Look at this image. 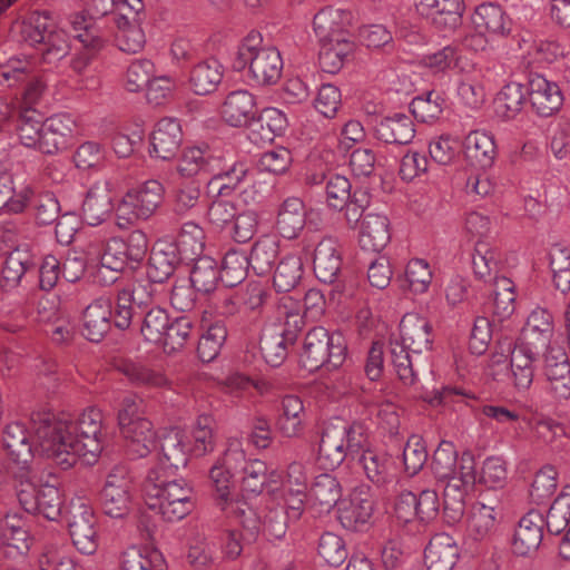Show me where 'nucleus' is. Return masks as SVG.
Returning a JSON list of instances; mask_svg holds the SVG:
<instances>
[{
    "label": "nucleus",
    "mask_w": 570,
    "mask_h": 570,
    "mask_svg": "<svg viewBox=\"0 0 570 570\" xmlns=\"http://www.w3.org/2000/svg\"><path fill=\"white\" fill-rule=\"evenodd\" d=\"M346 351V343L341 333H331L323 326H315L304 336L299 363L308 372L322 367L332 371L344 363Z\"/></svg>",
    "instance_id": "423d86ee"
},
{
    "label": "nucleus",
    "mask_w": 570,
    "mask_h": 570,
    "mask_svg": "<svg viewBox=\"0 0 570 570\" xmlns=\"http://www.w3.org/2000/svg\"><path fill=\"white\" fill-rule=\"evenodd\" d=\"M341 498L342 487L334 475L322 473L315 476L308 491V502L318 513H328Z\"/></svg>",
    "instance_id": "e433bc0d"
},
{
    "label": "nucleus",
    "mask_w": 570,
    "mask_h": 570,
    "mask_svg": "<svg viewBox=\"0 0 570 570\" xmlns=\"http://www.w3.org/2000/svg\"><path fill=\"white\" fill-rule=\"evenodd\" d=\"M75 121L69 115L57 114L47 118L38 129V150L52 155L68 145Z\"/></svg>",
    "instance_id": "aec40b11"
},
{
    "label": "nucleus",
    "mask_w": 570,
    "mask_h": 570,
    "mask_svg": "<svg viewBox=\"0 0 570 570\" xmlns=\"http://www.w3.org/2000/svg\"><path fill=\"white\" fill-rule=\"evenodd\" d=\"M313 185H323L326 204L330 208L343 210L353 196L352 184L347 177L338 174L313 175L308 178Z\"/></svg>",
    "instance_id": "37998d69"
},
{
    "label": "nucleus",
    "mask_w": 570,
    "mask_h": 570,
    "mask_svg": "<svg viewBox=\"0 0 570 570\" xmlns=\"http://www.w3.org/2000/svg\"><path fill=\"white\" fill-rule=\"evenodd\" d=\"M492 289V312L500 320L510 317L515 311L514 283L504 276L497 277L490 283Z\"/></svg>",
    "instance_id": "bf43d9fd"
},
{
    "label": "nucleus",
    "mask_w": 570,
    "mask_h": 570,
    "mask_svg": "<svg viewBox=\"0 0 570 570\" xmlns=\"http://www.w3.org/2000/svg\"><path fill=\"white\" fill-rule=\"evenodd\" d=\"M279 255V240L276 236L263 235L252 246L248 257L250 267L257 275L268 274Z\"/></svg>",
    "instance_id": "09e8293b"
},
{
    "label": "nucleus",
    "mask_w": 570,
    "mask_h": 570,
    "mask_svg": "<svg viewBox=\"0 0 570 570\" xmlns=\"http://www.w3.org/2000/svg\"><path fill=\"white\" fill-rule=\"evenodd\" d=\"M73 444L70 413L51 406L38 410V454L67 470L78 460Z\"/></svg>",
    "instance_id": "7ed1b4c3"
},
{
    "label": "nucleus",
    "mask_w": 570,
    "mask_h": 570,
    "mask_svg": "<svg viewBox=\"0 0 570 570\" xmlns=\"http://www.w3.org/2000/svg\"><path fill=\"white\" fill-rule=\"evenodd\" d=\"M233 473L223 466L219 462L216 463L209 470V480L213 484L217 504L223 511H226L228 515L233 517L243 527H247L243 517L245 511L242 510L237 502L230 497V487Z\"/></svg>",
    "instance_id": "f704fd0d"
},
{
    "label": "nucleus",
    "mask_w": 570,
    "mask_h": 570,
    "mask_svg": "<svg viewBox=\"0 0 570 570\" xmlns=\"http://www.w3.org/2000/svg\"><path fill=\"white\" fill-rule=\"evenodd\" d=\"M124 446L131 459L147 456L155 446L156 433L153 423L145 417H137L135 423L120 429Z\"/></svg>",
    "instance_id": "bb28decb"
},
{
    "label": "nucleus",
    "mask_w": 570,
    "mask_h": 570,
    "mask_svg": "<svg viewBox=\"0 0 570 570\" xmlns=\"http://www.w3.org/2000/svg\"><path fill=\"white\" fill-rule=\"evenodd\" d=\"M261 33L250 31L238 46L232 67L235 71L247 69V78L253 86L269 87L282 77L284 62L275 47H263Z\"/></svg>",
    "instance_id": "20e7f679"
},
{
    "label": "nucleus",
    "mask_w": 570,
    "mask_h": 570,
    "mask_svg": "<svg viewBox=\"0 0 570 570\" xmlns=\"http://www.w3.org/2000/svg\"><path fill=\"white\" fill-rule=\"evenodd\" d=\"M358 463L375 487L384 488L393 482L392 463L386 454L367 450L360 455Z\"/></svg>",
    "instance_id": "8fccbe9b"
},
{
    "label": "nucleus",
    "mask_w": 570,
    "mask_h": 570,
    "mask_svg": "<svg viewBox=\"0 0 570 570\" xmlns=\"http://www.w3.org/2000/svg\"><path fill=\"white\" fill-rule=\"evenodd\" d=\"M4 449L16 464L14 479L18 500L30 515L36 514L35 429L31 423L13 421L2 433Z\"/></svg>",
    "instance_id": "f257e3e1"
},
{
    "label": "nucleus",
    "mask_w": 570,
    "mask_h": 570,
    "mask_svg": "<svg viewBox=\"0 0 570 570\" xmlns=\"http://www.w3.org/2000/svg\"><path fill=\"white\" fill-rule=\"evenodd\" d=\"M212 167V173H222L235 181L247 183L252 175L250 165L245 158L223 150L217 151Z\"/></svg>",
    "instance_id": "69168bd1"
},
{
    "label": "nucleus",
    "mask_w": 570,
    "mask_h": 570,
    "mask_svg": "<svg viewBox=\"0 0 570 570\" xmlns=\"http://www.w3.org/2000/svg\"><path fill=\"white\" fill-rule=\"evenodd\" d=\"M390 223L386 216L368 213L361 223L358 243L362 249L379 253L390 242Z\"/></svg>",
    "instance_id": "c9c22d12"
},
{
    "label": "nucleus",
    "mask_w": 570,
    "mask_h": 570,
    "mask_svg": "<svg viewBox=\"0 0 570 570\" xmlns=\"http://www.w3.org/2000/svg\"><path fill=\"white\" fill-rule=\"evenodd\" d=\"M171 475L159 470L149 471L144 484L146 511L141 514V524L153 518L149 512L164 521L175 522L193 510L191 488L184 479H169Z\"/></svg>",
    "instance_id": "f03ea898"
},
{
    "label": "nucleus",
    "mask_w": 570,
    "mask_h": 570,
    "mask_svg": "<svg viewBox=\"0 0 570 570\" xmlns=\"http://www.w3.org/2000/svg\"><path fill=\"white\" fill-rule=\"evenodd\" d=\"M347 455L344 445V431L338 429V425L326 426L318 444V465L324 470H334L343 463Z\"/></svg>",
    "instance_id": "72a5a7b5"
},
{
    "label": "nucleus",
    "mask_w": 570,
    "mask_h": 570,
    "mask_svg": "<svg viewBox=\"0 0 570 570\" xmlns=\"http://www.w3.org/2000/svg\"><path fill=\"white\" fill-rule=\"evenodd\" d=\"M419 14L431 18L441 30H454L461 24L463 0H415Z\"/></svg>",
    "instance_id": "412c9836"
},
{
    "label": "nucleus",
    "mask_w": 570,
    "mask_h": 570,
    "mask_svg": "<svg viewBox=\"0 0 570 570\" xmlns=\"http://www.w3.org/2000/svg\"><path fill=\"white\" fill-rule=\"evenodd\" d=\"M306 224V208L298 197L283 200L277 210L275 228L284 239H296Z\"/></svg>",
    "instance_id": "cd10ccee"
},
{
    "label": "nucleus",
    "mask_w": 570,
    "mask_h": 570,
    "mask_svg": "<svg viewBox=\"0 0 570 570\" xmlns=\"http://www.w3.org/2000/svg\"><path fill=\"white\" fill-rule=\"evenodd\" d=\"M303 276V263L299 256L288 254L276 266L273 285L278 293H288L296 288Z\"/></svg>",
    "instance_id": "4d7b16f0"
},
{
    "label": "nucleus",
    "mask_w": 570,
    "mask_h": 570,
    "mask_svg": "<svg viewBox=\"0 0 570 570\" xmlns=\"http://www.w3.org/2000/svg\"><path fill=\"white\" fill-rule=\"evenodd\" d=\"M288 121L286 115L277 108H265L257 112L248 127V138L255 145L272 142L284 134Z\"/></svg>",
    "instance_id": "b1692460"
},
{
    "label": "nucleus",
    "mask_w": 570,
    "mask_h": 570,
    "mask_svg": "<svg viewBox=\"0 0 570 570\" xmlns=\"http://www.w3.org/2000/svg\"><path fill=\"white\" fill-rule=\"evenodd\" d=\"M527 94L532 110L544 118L556 115L564 100L559 85L540 73L529 75Z\"/></svg>",
    "instance_id": "dca6fc26"
},
{
    "label": "nucleus",
    "mask_w": 570,
    "mask_h": 570,
    "mask_svg": "<svg viewBox=\"0 0 570 570\" xmlns=\"http://www.w3.org/2000/svg\"><path fill=\"white\" fill-rule=\"evenodd\" d=\"M215 421L210 415L198 416L193 429V443L189 451L195 456H203L215 448Z\"/></svg>",
    "instance_id": "774afa93"
},
{
    "label": "nucleus",
    "mask_w": 570,
    "mask_h": 570,
    "mask_svg": "<svg viewBox=\"0 0 570 570\" xmlns=\"http://www.w3.org/2000/svg\"><path fill=\"white\" fill-rule=\"evenodd\" d=\"M111 202L108 194L91 188L82 202V218L90 226L101 224L111 212Z\"/></svg>",
    "instance_id": "680f3d73"
},
{
    "label": "nucleus",
    "mask_w": 570,
    "mask_h": 570,
    "mask_svg": "<svg viewBox=\"0 0 570 570\" xmlns=\"http://www.w3.org/2000/svg\"><path fill=\"white\" fill-rule=\"evenodd\" d=\"M181 140L183 132L178 120L163 118L151 132L149 153L161 160H169L177 154Z\"/></svg>",
    "instance_id": "4be33fe9"
},
{
    "label": "nucleus",
    "mask_w": 570,
    "mask_h": 570,
    "mask_svg": "<svg viewBox=\"0 0 570 570\" xmlns=\"http://www.w3.org/2000/svg\"><path fill=\"white\" fill-rule=\"evenodd\" d=\"M141 336L146 342L158 344L164 338L165 330L170 324V316L160 306H151L136 317Z\"/></svg>",
    "instance_id": "5fc2aeb1"
},
{
    "label": "nucleus",
    "mask_w": 570,
    "mask_h": 570,
    "mask_svg": "<svg viewBox=\"0 0 570 570\" xmlns=\"http://www.w3.org/2000/svg\"><path fill=\"white\" fill-rule=\"evenodd\" d=\"M471 258L473 273L478 279L492 283L493 279L500 277L501 253L488 242L479 239L474 245Z\"/></svg>",
    "instance_id": "79ce46f5"
},
{
    "label": "nucleus",
    "mask_w": 570,
    "mask_h": 570,
    "mask_svg": "<svg viewBox=\"0 0 570 570\" xmlns=\"http://www.w3.org/2000/svg\"><path fill=\"white\" fill-rule=\"evenodd\" d=\"M543 373L550 383L553 395L559 400L570 397V363L563 347L549 345L544 347Z\"/></svg>",
    "instance_id": "f3484780"
},
{
    "label": "nucleus",
    "mask_w": 570,
    "mask_h": 570,
    "mask_svg": "<svg viewBox=\"0 0 570 570\" xmlns=\"http://www.w3.org/2000/svg\"><path fill=\"white\" fill-rule=\"evenodd\" d=\"M155 283L148 278L147 282H139L132 287L117 289L115 299L114 324L119 330H127L135 324L140 312L156 306L154 296L156 293Z\"/></svg>",
    "instance_id": "1a4fd4ad"
},
{
    "label": "nucleus",
    "mask_w": 570,
    "mask_h": 570,
    "mask_svg": "<svg viewBox=\"0 0 570 570\" xmlns=\"http://www.w3.org/2000/svg\"><path fill=\"white\" fill-rule=\"evenodd\" d=\"M284 336L276 333L275 328L266 330L259 340V351L267 364L277 367L283 364L288 354V346Z\"/></svg>",
    "instance_id": "338daca9"
},
{
    "label": "nucleus",
    "mask_w": 570,
    "mask_h": 570,
    "mask_svg": "<svg viewBox=\"0 0 570 570\" xmlns=\"http://www.w3.org/2000/svg\"><path fill=\"white\" fill-rule=\"evenodd\" d=\"M132 491V476L126 464L114 465L106 476L100 493L105 514L120 519L129 512Z\"/></svg>",
    "instance_id": "9d476101"
},
{
    "label": "nucleus",
    "mask_w": 570,
    "mask_h": 570,
    "mask_svg": "<svg viewBox=\"0 0 570 570\" xmlns=\"http://www.w3.org/2000/svg\"><path fill=\"white\" fill-rule=\"evenodd\" d=\"M224 77V67L215 58H208L196 63L189 71L188 86L200 96L214 92Z\"/></svg>",
    "instance_id": "4c0bfd02"
},
{
    "label": "nucleus",
    "mask_w": 570,
    "mask_h": 570,
    "mask_svg": "<svg viewBox=\"0 0 570 570\" xmlns=\"http://www.w3.org/2000/svg\"><path fill=\"white\" fill-rule=\"evenodd\" d=\"M463 151L472 167L488 169L492 167L497 157L494 137L483 130H473L465 137Z\"/></svg>",
    "instance_id": "c756f323"
},
{
    "label": "nucleus",
    "mask_w": 570,
    "mask_h": 570,
    "mask_svg": "<svg viewBox=\"0 0 570 570\" xmlns=\"http://www.w3.org/2000/svg\"><path fill=\"white\" fill-rule=\"evenodd\" d=\"M197 336L196 323L188 316H179L170 318V324L167 325L164 338L158 345L163 346L165 353L170 354L181 350L191 337Z\"/></svg>",
    "instance_id": "603ef678"
},
{
    "label": "nucleus",
    "mask_w": 570,
    "mask_h": 570,
    "mask_svg": "<svg viewBox=\"0 0 570 570\" xmlns=\"http://www.w3.org/2000/svg\"><path fill=\"white\" fill-rule=\"evenodd\" d=\"M147 250L148 238L140 229L131 230L126 238L94 239L88 249L89 254L99 258V274L121 273L129 263L139 264Z\"/></svg>",
    "instance_id": "39448f33"
},
{
    "label": "nucleus",
    "mask_w": 570,
    "mask_h": 570,
    "mask_svg": "<svg viewBox=\"0 0 570 570\" xmlns=\"http://www.w3.org/2000/svg\"><path fill=\"white\" fill-rule=\"evenodd\" d=\"M45 335L57 345L65 344L72 338V328L58 307L47 311L43 298L38 301V334Z\"/></svg>",
    "instance_id": "58836bf2"
},
{
    "label": "nucleus",
    "mask_w": 570,
    "mask_h": 570,
    "mask_svg": "<svg viewBox=\"0 0 570 570\" xmlns=\"http://www.w3.org/2000/svg\"><path fill=\"white\" fill-rule=\"evenodd\" d=\"M458 452L452 442L442 441L433 453L431 470L434 476L444 481L454 475H459L456 470Z\"/></svg>",
    "instance_id": "e2e57ef3"
},
{
    "label": "nucleus",
    "mask_w": 570,
    "mask_h": 570,
    "mask_svg": "<svg viewBox=\"0 0 570 570\" xmlns=\"http://www.w3.org/2000/svg\"><path fill=\"white\" fill-rule=\"evenodd\" d=\"M352 14L343 9L332 7L320 10L313 19V28L318 42H337L342 38L353 40L348 26Z\"/></svg>",
    "instance_id": "a211bd4d"
},
{
    "label": "nucleus",
    "mask_w": 570,
    "mask_h": 570,
    "mask_svg": "<svg viewBox=\"0 0 570 570\" xmlns=\"http://www.w3.org/2000/svg\"><path fill=\"white\" fill-rule=\"evenodd\" d=\"M164 194L165 188L160 181L156 179L145 181L125 194L117 208L118 217H127L129 223L147 220L163 203Z\"/></svg>",
    "instance_id": "f8f14e48"
},
{
    "label": "nucleus",
    "mask_w": 570,
    "mask_h": 570,
    "mask_svg": "<svg viewBox=\"0 0 570 570\" xmlns=\"http://www.w3.org/2000/svg\"><path fill=\"white\" fill-rule=\"evenodd\" d=\"M204 244L191 237L181 234L176 242L159 240L154 247V252L176 271L180 264H189L194 256L200 255Z\"/></svg>",
    "instance_id": "2f4dec72"
},
{
    "label": "nucleus",
    "mask_w": 570,
    "mask_h": 570,
    "mask_svg": "<svg viewBox=\"0 0 570 570\" xmlns=\"http://www.w3.org/2000/svg\"><path fill=\"white\" fill-rule=\"evenodd\" d=\"M431 325L428 320L416 314H406L400 322L399 342L420 355L431 348Z\"/></svg>",
    "instance_id": "7c9ffc66"
},
{
    "label": "nucleus",
    "mask_w": 570,
    "mask_h": 570,
    "mask_svg": "<svg viewBox=\"0 0 570 570\" xmlns=\"http://www.w3.org/2000/svg\"><path fill=\"white\" fill-rule=\"evenodd\" d=\"M189 281L193 286L203 294L214 292L218 282L223 279L218 263L210 256H194Z\"/></svg>",
    "instance_id": "a18cd8bd"
},
{
    "label": "nucleus",
    "mask_w": 570,
    "mask_h": 570,
    "mask_svg": "<svg viewBox=\"0 0 570 570\" xmlns=\"http://www.w3.org/2000/svg\"><path fill=\"white\" fill-rule=\"evenodd\" d=\"M117 8V0H88L83 10L70 16V24L79 42H87L94 49L105 46V31L100 21L104 17L112 14Z\"/></svg>",
    "instance_id": "6e6552de"
},
{
    "label": "nucleus",
    "mask_w": 570,
    "mask_h": 570,
    "mask_svg": "<svg viewBox=\"0 0 570 570\" xmlns=\"http://www.w3.org/2000/svg\"><path fill=\"white\" fill-rule=\"evenodd\" d=\"M220 114L229 126L248 128L257 114L256 98L248 90H234L226 96Z\"/></svg>",
    "instance_id": "5701e85b"
},
{
    "label": "nucleus",
    "mask_w": 570,
    "mask_h": 570,
    "mask_svg": "<svg viewBox=\"0 0 570 570\" xmlns=\"http://www.w3.org/2000/svg\"><path fill=\"white\" fill-rule=\"evenodd\" d=\"M227 338V328L223 322H215L199 336L197 354L202 362L214 361Z\"/></svg>",
    "instance_id": "052dcab7"
},
{
    "label": "nucleus",
    "mask_w": 570,
    "mask_h": 570,
    "mask_svg": "<svg viewBox=\"0 0 570 570\" xmlns=\"http://www.w3.org/2000/svg\"><path fill=\"white\" fill-rule=\"evenodd\" d=\"M446 481L443 490V511L449 523L458 522L465 510V498L476 482L475 462L470 453H463L459 462V475Z\"/></svg>",
    "instance_id": "0eeeda50"
},
{
    "label": "nucleus",
    "mask_w": 570,
    "mask_h": 570,
    "mask_svg": "<svg viewBox=\"0 0 570 570\" xmlns=\"http://www.w3.org/2000/svg\"><path fill=\"white\" fill-rule=\"evenodd\" d=\"M354 51V41L337 40V42H321L318 63L324 72L336 73L341 70L346 58Z\"/></svg>",
    "instance_id": "13d9d810"
},
{
    "label": "nucleus",
    "mask_w": 570,
    "mask_h": 570,
    "mask_svg": "<svg viewBox=\"0 0 570 570\" xmlns=\"http://www.w3.org/2000/svg\"><path fill=\"white\" fill-rule=\"evenodd\" d=\"M421 546L416 537H391L380 547L382 562L386 569H394Z\"/></svg>",
    "instance_id": "6e6d98bb"
},
{
    "label": "nucleus",
    "mask_w": 570,
    "mask_h": 570,
    "mask_svg": "<svg viewBox=\"0 0 570 570\" xmlns=\"http://www.w3.org/2000/svg\"><path fill=\"white\" fill-rule=\"evenodd\" d=\"M36 87L30 83L26 89L19 110L17 134L20 142L29 148L36 147Z\"/></svg>",
    "instance_id": "49530a36"
},
{
    "label": "nucleus",
    "mask_w": 570,
    "mask_h": 570,
    "mask_svg": "<svg viewBox=\"0 0 570 570\" xmlns=\"http://www.w3.org/2000/svg\"><path fill=\"white\" fill-rule=\"evenodd\" d=\"M217 151V149H212L207 145L187 147L177 161L176 170L184 178L208 177Z\"/></svg>",
    "instance_id": "473e14b6"
},
{
    "label": "nucleus",
    "mask_w": 570,
    "mask_h": 570,
    "mask_svg": "<svg viewBox=\"0 0 570 570\" xmlns=\"http://www.w3.org/2000/svg\"><path fill=\"white\" fill-rule=\"evenodd\" d=\"M313 271L316 278L333 285L332 294H343L345 285L342 276V254L337 240L331 236L322 238L313 252Z\"/></svg>",
    "instance_id": "ddd939ff"
},
{
    "label": "nucleus",
    "mask_w": 570,
    "mask_h": 570,
    "mask_svg": "<svg viewBox=\"0 0 570 570\" xmlns=\"http://www.w3.org/2000/svg\"><path fill=\"white\" fill-rule=\"evenodd\" d=\"M558 472L552 465H544L541 468L533 478L529 490L531 502L535 504L547 503L552 499L557 491Z\"/></svg>",
    "instance_id": "0e129e2a"
},
{
    "label": "nucleus",
    "mask_w": 570,
    "mask_h": 570,
    "mask_svg": "<svg viewBox=\"0 0 570 570\" xmlns=\"http://www.w3.org/2000/svg\"><path fill=\"white\" fill-rule=\"evenodd\" d=\"M114 316L115 306L111 297L100 296L94 299L83 312L82 335L90 342H100L109 332Z\"/></svg>",
    "instance_id": "6ab92c4d"
},
{
    "label": "nucleus",
    "mask_w": 570,
    "mask_h": 570,
    "mask_svg": "<svg viewBox=\"0 0 570 570\" xmlns=\"http://www.w3.org/2000/svg\"><path fill=\"white\" fill-rule=\"evenodd\" d=\"M159 470L164 473L176 474L179 468L187 464V446L185 434L178 429H170L159 439Z\"/></svg>",
    "instance_id": "a878e982"
},
{
    "label": "nucleus",
    "mask_w": 570,
    "mask_h": 570,
    "mask_svg": "<svg viewBox=\"0 0 570 570\" xmlns=\"http://www.w3.org/2000/svg\"><path fill=\"white\" fill-rule=\"evenodd\" d=\"M527 96V85L515 81L504 85L494 99L495 114L505 120L514 119L522 110Z\"/></svg>",
    "instance_id": "de8ad7c7"
},
{
    "label": "nucleus",
    "mask_w": 570,
    "mask_h": 570,
    "mask_svg": "<svg viewBox=\"0 0 570 570\" xmlns=\"http://www.w3.org/2000/svg\"><path fill=\"white\" fill-rule=\"evenodd\" d=\"M101 424L102 414L95 407H89L76 420L72 419L77 459L82 458L87 464H94L104 449Z\"/></svg>",
    "instance_id": "9b49d317"
},
{
    "label": "nucleus",
    "mask_w": 570,
    "mask_h": 570,
    "mask_svg": "<svg viewBox=\"0 0 570 570\" xmlns=\"http://www.w3.org/2000/svg\"><path fill=\"white\" fill-rule=\"evenodd\" d=\"M472 22L476 29L492 37H508L512 31V19L494 2H483L474 9Z\"/></svg>",
    "instance_id": "c85d7f7f"
},
{
    "label": "nucleus",
    "mask_w": 570,
    "mask_h": 570,
    "mask_svg": "<svg viewBox=\"0 0 570 570\" xmlns=\"http://www.w3.org/2000/svg\"><path fill=\"white\" fill-rule=\"evenodd\" d=\"M115 367L135 386L164 387L169 383L164 373L137 360L120 358Z\"/></svg>",
    "instance_id": "a19ab883"
},
{
    "label": "nucleus",
    "mask_w": 570,
    "mask_h": 570,
    "mask_svg": "<svg viewBox=\"0 0 570 570\" xmlns=\"http://www.w3.org/2000/svg\"><path fill=\"white\" fill-rule=\"evenodd\" d=\"M389 352L391 364L397 379L404 386L416 387L419 377L412 351L400 343L396 336H392L390 338Z\"/></svg>",
    "instance_id": "c03bdc74"
},
{
    "label": "nucleus",
    "mask_w": 570,
    "mask_h": 570,
    "mask_svg": "<svg viewBox=\"0 0 570 570\" xmlns=\"http://www.w3.org/2000/svg\"><path fill=\"white\" fill-rule=\"evenodd\" d=\"M48 10H38V60L53 65L69 52L67 32L60 28Z\"/></svg>",
    "instance_id": "4468645a"
},
{
    "label": "nucleus",
    "mask_w": 570,
    "mask_h": 570,
    "mask_svg": "<svg viewBox=\"0 0 570 570\" xmlns=\"http://www.w3.org/2000/svg\"><path fill=\"white\" fill-rule=\"evenodd\" d=\"M459 558L453 537H431L424 548V562L430 570H452Z\"/></svg>",
    "instance_id": "ea45409f"
},
{
    "label": "nucleus",
    "mask_w": 570,
    "mask_h": 570,
    "mask_svg": "<svg viewBox=\"0 0 570 570\" xmlns=\"http://www.w3.org/2000/svg\"><path fill=\"white\" fill-rule=\"evenodd\" d=\"M553 317L546 308H535L528 316L524 330V342H537L541 348L548 347L553 335Z\"/></svg>",
    "instance_id": "864d4df0"
},
{
    "label": "nucleus",
    "mask_w": 570,
    "mask_h": 570,
    "mask_svg": "<svg viewBox=\"0 0 570 570\" xmlns=\"http://www.w3.org/2000/svg\"><path fill=\"white\" fill-rule=\"evenodd\" d=\"M115 22L118 29L115 40L121 51L136 53L144 48L146 37L138 20L131 21L128 13H119L115 17Z\"/></svg>",
    "instance_id": "3c124183"
},
{
    "label": "nucleus",
    "mask_w": 570,
    "mask_h": 570,
    "mask_svg": "<svg viewBox=\"0 0 570 570\" xmlns=\"http://www.w3.org/2000/svg\"><path fill=\"white\" fill-rule=\"evenodd\" d=\"M374 137L385 144L407 145L414 136V122L411 116L403 112H394L376 120Z\"/></svg>",
    "instance_id": "393cba45"
},
{
    "label": "nucleus",
    "mask_w": 570,
    "mask_h": 570,
    "mask_svg": "<svg viewBox=\"0 0 570 570\" xmlns=\"http://www.w3.org/2000/svg\"><path fill=\"white\" fill-rule=\"evenodd\" d=\"M373 509L370 487L362 484L352 491L347 501L341 502L337 518L346 531L363 532L371 524Z\"/></svg>",
    "instance_id": "2eb2a0df"
}]
</instances>
